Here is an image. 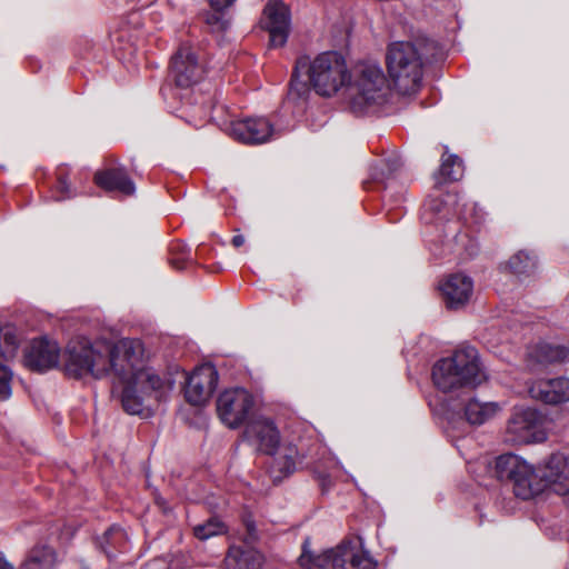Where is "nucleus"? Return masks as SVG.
Here are the masks:
<instances>
[{
	"label": "nucleus",
	"mask_w": 569,
	"mask_h": 569,
	"mask_svg": "<svg viewBox=\"0 0 569 569\" xmlns=\"http://www.w3.org/2000/svg\"><path fill=\"white\" fill-rule=\"evenodd\" d=\"M244 437L258 451L266 455H273L280 445V432L274 421L267 417H257L249 421Z\"/></svg>",
	"instance_id": "nucleus-13"
},
{
	"label": "nucleus",
	"mask_w": 569,
	"mask_h": 569,
	"mask_svg": "<svg viewBox=\"0 0 569 569\" xmlns=\"http://www.w3.org/2000/svg\"><path fill=\"white\" fill-rule=\"evenodd\" d=\"M281 463V470H283L286 473H291L296 468V460L291 453L286 455L283 457V461Z\"/></svg>",
	"instance_id": "nucleus-33"
},
{
	"label": "nucleus",
	"mask_w": 569,
	"mask_h": 569,
	"mask_svg": "<svg viewBox=\"0 0 569 569\" xmlns=\"http://www.w3.org/2000/svg\"><path fill=\"white\" fill-rule=\"evenodd\" d=\"M228 131L243 143L260 144L269 141L274 130L267 118L253 117L232 121Z\"/></svg>",
	"instance_id": "nucleus-15"
},
{
	"label": "nucleus",
	"mask_w": 569,
	"mask_h": 569,
	"mask_svg": "<svg viewBox=\"0 0 569 569\" xmlns=\"http://www.w3.org/2000/svg\"><path fill=\"white\" fill-rule=\"evenodd\" d=\"M332 569H375L377 561L363 547L360 538L345 539L330 548Z\"/></svg>",
	"instance_id": "nucleus-10"
},
{
	"label": "nucleus",
	"mask_w": 569,
	"mask_h": 569,
	"mask_svg": "<svg viewBox=\"0 0 569 569\" xmlns=\"http://www.w3.org/2000/svg\"><path fill=\"white\" fill-rule=\"evenodd\" d=\"M463 283H465V302H466L467 299L469 298V293L471 292V289H472V281L468 277L465 276Z\"/></svg>",
	"instance_id": "nucleus-36"
},
{
	"label": "nucleus",
	"mask_w": 569,
	"mask_h": 569,
	"mask_svg": "<svg viewBox=\"0 0 569 569\" xmlns=\"http://www.w3.org/2000/svg\"><path fill=\"white\" fill-rule=\"evenodd\" d=\"M460 168V159L458 156L443 154L439 170L440 182L457 181L459 178L453 172V167Z\"/></svg>",
	"instance_id": "nucleus-30"
},
{
	"label": "nucleus",
	"mask_w": 569,
	"mask_h": 569,
	"mask_svg": "<svg viewBox=\"0 0 569 569\" xmlns=\"http://www.w3.org/2000/svg\"><path fill=\"white\" fill-rule=\"evenodd\" d=\"M204 74V63L198 48L181 44L171 58L170 76L177 87L190 88Z\"/></svg>",
	"instance_id": "nucleus-9"
},
{
	"label": "nucleus",
	"mask_w": 569,
	"mask_h": 569,
	"mask_svg": "<svg viewBox=\"0 0 569 569\" xmlns=\"http://www.w3.org/2000/svg\"><path fill=\"white\" fill-rule=\"evenodd\" d=\"M262 27L269 32L270 46L282 47L290 31V12L280 1H270L263 10Z\"/></svg>",
	"instance_id": "nucleus-14"
},
{
	"label": "nucleus",
	"mask_w": 569,
	"mask_h": 569,
	"mask_svg": "<svg viewBox=\"0 0 569 569\" xmlns=\"http://www.w3.org/2000/svg\"><path fill=\"white\" fill-rule=\"evenodd\" d=\"M508 268L518 277H529L537 269V257L526 250H520L509 259Z\"/></svg>",
	"instance_id": "nucleus-27"
},
{
	"label": "nucleus",
	"mask_w": 569,
	"mask_h": 569,
	"mask_svg": "<svg viewBox=\"0 0 569 569\" xmlns=\"http://www.w3.org/2000/svg\"><path fill=\"white\" fill-rule=\"evenodd\" d=\"M531 398L547 405H558L569 401V379H540L529 387Z\"/></svg>",
	"instance_id": "nucleus-17"
},
{
	"label": "nucleus",
	"mask_w": 569,
	"mask_h": 569,
	"mask_svg": "<svg viewBox=\"0 0 569 569\" xmlns=\"http://www.w3.org/2000/svg\"><path fill=\"white\" fill-rule=\"evenodd\" d=\"M301 73L308 74L309 84L323 97L336 94L349 79L346 60L336 51L320 53L312 61H309L307 57L297 60L289 93L298 98L305 96L309 90L308 82L300 80Z\"/></svg>",
	"instance_id": "nucleus-3"
},
{
	"label": "nucleus",
	"mask_w": 569,
	"mask_h": 569,
	"mask_svg": "<svg viewBox=\"0 0 569 569\" xmlns=\"http://www.w3.org/2000/svg\"><path fill=\"white\" fill-rule=\"evenodd\" d=\"M188 258V254H186L184 252H182V256L181 258H172L171 259V264L177 268V269H182L183 268V261Z\"/></svg>",
	"instance_id": "nucleus-34"
},
{
	"label": "nucleus",
	"mask_w": 569,
	"mask_h": 569,
	"mask_svg": "<svg viewBox=\"0 0 569 569\" xmlns=\"http://www.w3.org/2000/svg\"><path fill=\"white\" fill-rule=\"evenodd\" d=\"M19 343L20 337L13 325L0 326V356L2 358L6 360L13 359L17 356Z\"/></svg>",
	"instance_id": "nucleus-25"
},
{
	"label": "nucleus",
	"mask_w": 569,
	"mask_h": 569,
	"mask_svg": "<svg viewBox=\"0 0 569 569\" xmlns=\"http://www.w3.org/2000/svg\"><path fill=\"white\" fill-rule=\"evenodd\" d=\"M206 23L213 33L226 32L231 26V17L227 10L211 9L206 16Z\"/></svg>",
	"instance_id": "nucleus-28"
},
{
	"label": "nucleus",
	"mask_w": 569,
	"mask_h": 569,
	"mask_svg": "<svg viewBox=\"0 0 569 569\" xmlns=\"http://www.w3.org/2000/svg\"><path fill=\"white\" fill-rule=\"evenodd\" d=\"M495 471L500 480L512 483L515 495L529 500L550 489L557 495L569 493V455L552 453L545 465L535 468L515 453L496 458Z\"/></svg>",
	"instance_id": "nucleus-2"
},
{
	"label": "nucleus",
	"mask_w": 569,
	"mask_h": 569,
	"mask_svg": "<svg viewBox=\"0 0 569 569\" xmlns=\"http://www.w3.org/2000/svg\"><path fill=\"white\" fill-rule=\"evenodd\" d=\"M477 251H478V247H477V244H472V246H471V250H470V252H469V256H470V257L475 256V254L477 253Z\"/></svg>",
	"instance_id": "nucleus-39"
},
{
	"label": "nucleus",
	"mask_w": 569,
	"mask_h": 569,
	"mask_svg": "<svg viewBox=\"0 0 569 569\" xmlns=\"http://www.w3.org/2000/svg\"><path fill=\"white\" fill-rule=\"evenodd\" d=\"M94 182L106 191H116L127 197L136 192L134 182L130 179L126 170L121 168L98 171L94 174Z\"/></svg>",
	"instance_id": "nucleus-18"
},
{
	"label": "nucleus",
	"mask_w": 569,
	"mask_h": 569,
	"mask_svg": "<svg viewBox=\"0 0 569 569\" xmlns=\"http://www.w3.org/2000/svg\"><path fill=\"white\" fill-rule=\"evenodd\" d=\"M127 545L128 541L126 531L117 526H113L109 530H107L100 542L101 549L109 558L116 555V550H119L121 552L126 551Z\"/></svg>",
	"instance_id": "nucleus-26"
},
{
	"label": "nucleus",
	"mask_w": 569,
	"mask_h": 569,
	"mask_svg": "<svg viewBox=\"0 0 569 569\" xmlns=\"http://www.w3.org/2000/svg\"><path fill=\"white\" fill-rule=\"evenodd\" d=\"M254 406L253 396L244 388L224 390L217 399L218 417L230 429L242 426Z\"/></svg>",
	"instance_id": "nucleus-8"
},
{
	"label": "nucleus",
	"mask_w": 569,
	"mask_h": 569,
	"mask_svg": "<svg viewBox=\"0 0 569 569\" xmlns=\"http://www.w3.org/2000/svg\"><path fill=\"white\" fill-rule=\"evenodd\" d=\"M211 9L228 10L237 0H207Z\"/></svg>",
	"instance_id": "nucleus-32"
},
{
	"label": "nucleus",
	"mask_w": 569,
	"mask_h": 569,
	"mask_svg": "<svg viewBox=\"0 0 569 569\" xmlns=\"http://www.w3.org/2000/svg\"><path fill=\"white\" fill-rule=\"evenodd\" d=\"M12 371L0 362V399L11 396Z\"/></svg>",
	"instance_id": "nucleus-31"
},
{
	"label": "nucleus",
	"mask_w": 569,
	"mask_h": 569,
	"mask_svg": "<svg viewBox=\"0 0 569 569\" xmlns=\"http://www.w3.org/2000/svg\"><path fill=\"white\" fill-rule=\"evenodd\" d=\"M388 92L386 74L376 62L358 63L349 74L346 94L349 107L355 113H362L369 107L383 103Z\"/></svg>",
	"instance_id": "nucleus-6"
},
{
	"label": "nucleus",
	"mask_w": 569,
	"mask_h": 569,
	"mask_svg": "<svg viewBox=\"0 0 569 569\" xmlns=\"http://www.w3.org/2000/svg\"><path fill=\"white\" fill-rule=\"evenodd\" d=\"M330 548L321 551H316L311 549L310 538H306L302 543V551L298 558V563L303 569H326L331 568L332 558H331Z\"/></svg>",
	"instance_id": "nucleus-21"
},
{
	"label": "nucleus",
	"mask_w": 569,
	"mask_h": 569,
	"mask_svg": "<svg viewBox=\"0 0 569 569\" xmlns=\"http://www.w3.org/2000/svg\"><path fill=\"white\" fill-rule=\"evenodd\" d=\"M436 50V42L428 39L398 41L389 46L387 68L401 94H411L419 89L425 60L435 57Z\"/></svg>",
	"instance_id": "nucleus-4"
},
{
	"label": "nucleus",
	"mask_w": 569,
	"mask_h": 569,
	"mask_svg": "<svg viewBox=\"0 0 569 569\" xmlns=\"http://www.w3.org/2000/svg\"><path fill=\"white\" fill-rule=\"evenodd\" d=\"M64 371L73 378L91 376L101 379L112 375L123 386L121 403L130 415L142 413L146 398L164 386L153 369L146 366L142 343L132 339L112 345L74 338L66 348Z\"/></svg>",
	"instance_id": "nucleus-1"
},
{
	"label": "nucleus",
	"mask_w": 569,
	"mask_h": 569,
	"mask_svg": "<svg viewBox=\"0 0 569 569\" xmlns=\"http://www.w3.org/2000/svg\"><path fill=\"white\" fill-rule=\"evenodd\" d=\"M0 569H16L14 565L3 553H0Z\"/></svg>",
	"instance_id": "nucleus-35"
},
{
	"label": "nucleus",
	"mask_w": 569,
	"mask_h": 569,
	"mask_svg": "<svg viewBox=\"0 0 569 569\" xmlns=\"http://www.w3.org/2000/svg\"><path fill=\"white\" fill-rule=\"evenodd\" d=\"M498 406L493 402H480L469 399L465 405V420L470 425H482L490 420L497 412Z\"/></svg>",
	"instance_id": "nucleus-23"
},
{
	"label": "nucleus",
	"mask_w": 569,
	"mask_h": 569,
	"mask_svg": "<svg viewBox=\"0 0 569 569\" xmlns=\"http://www.w3.org/2000/svg\"><path fill=\"white\" fill-rule=\"evenodd\" d=\"M218 383L214 366L204 363L197 367L188 377L184 386L186 400L192 406L204 405L212 396Z\"/></svg>",
	"instance_id": "nucleus-12"
},
{
	"label": "nucleus",
	"mask_w": 569,
	"mask_h": 569,
	"mask_svg": "<svg viewBox=\"0 0 569 569\" xmlns=\"http://www.w3.org/2000/svg\"><path fill=\"white\" fill-rule=\"evenodd\" d=\"M505 442L512 446L542 442L547 439L540 413L532 408H515L507 420Z\"/></svg>",
	"instance_id": "nucleus-7"
},
{
	"label": "nucleus",
	"mask_w": 569,
	"mask_h": 569,
	"mask_svg": "<svg viewBox=\"0 0 569 569\" xmlns=\"http://www.w3.org/2000/svg\"><path fill=\"white\" fill-rule=\"evenodd\" d=\"M231 242L236 248H239L244 243V237L242 234H236L232 237Z\"/></svg>",
	"instance_id": "nucleus-37"
},
{
	"label": "nucleus",
	"mask_w": 569,
	"mask_h": 569,
	"mask_svg": "<svg viewBox=\"0 0 569 569\" xmlns=\"http://www.w3.org/2000/svg\"><path fill=\"white\" fill-rule=\"evenodd\" d=\"M529 361L538 365H549L569 360V349L549 342H539L528 350Z\"/></svg>",
	"instance_id": "nucleus-19"
},
{
	"label": "nucleus",
	"mask_w": 569,
	"mask_h": 569,
	"mask_svg": "<svg viewBox=\"0 0 569 569\" xmlns=\"http://www.w3.org/2000/svg\"><path fill=\"white\" fill-rule=\"evenodd\" d=\"M178 248L180 249V246H179V244H177V246H172V247H171V251H174V250H177Z\"/></svg>",
	"instance_id": "nucleus-40"
},
{
	"label": "nucleus",
	"mask_w": 569,
	"mask_h": 569,
	"mask_svg": "<svg viewBox=\"0 0 569 569\" xmlns=\"http://www.w3.org/2000/svg\"><path fill=\"white\" fill-rule=\"evenodd\" d=\"M462 274L455 272L447 276L439 284L445 305L450 310H459L462 306Z\"/></svg>",
	"instance_id": "nucleus-22"
},
{
	"label": "nucleus",
	"mask_w": 569,
	"mask_h": 569,
	"mask_svg": "<svg viewBox=\"0 0 569 569\" xmlns=\"http://www.w3.org/2000/svg\"><path fill=\"white\" fill-rule=\"evenodd\" d=\"M56 560L54 551L46 545L34 546L28 553L23 569H49Z\"/></svg>",
	"instance_id": "nucleus-24"
},
{
	"label": "nucleus",
	"mask_w": 569,
	"mask_h": 569,
	"mask_svg": "<svg viewBox=\"0 0 569 569\" xmlns=\"http://www.w3.org/2000/svg\"><path fill=\"white\" fill-rule=\"evenodd\" d=\"M432 381L435 386L443 393L457 392L459 395L462 388V367L459 360V353L438 360L432 368ZM441 416L443 428L447 436L451 439L453 446L458 447L462 421V400L458 397L445 399L441 403Z\"/></svg>",
	"instance_id": "nucleus-5"
},
{
	"label": "nucleus",
	"mask_w": 569,
	"mask_h": 569,
	"mask_svg": "<svg viewBox=\"0 0 569 569\" xmlns=\"http://www.w3.org/2000/svg\"><path fill=\"white\" fill-rule=\"evenodd\" d=\"M244 546H231L226 557V565L230 569H258L263 563V556L252 547V545L258 540V532L254 522L248 518L244 520Z\"/></svg>",
	"instance_id": "nucleus-11"
},
{
	"label": "nucleus",
	"mask_w": 569,
	"mask_h": 569,
	"mask_svg": "<svg viewBox=\"0 0 569 569\" xmlns=\"http://www.w3.org/2000/svg\"><path fill=\"white\" fill-rule=\"evenodd\" d=\"M59 187L61 189L62 192H68L69 191V186L67 183V181L64 179H60L59 180Z\"/></svg>",
	"instance_id": "nucleus-38"
},
{
	"label": "nucleus",
	"mask_w": 569,
	"mask_h": 569,
	"mask_svg": "<svg viewBox=\"0 0 569 569\" xmlns=\"http://www.w3.org/2000/svg\"><path fill=\"white\" fill-rule=\"evenodd\" d=\"M487 371L477 349L465 345V388L477 387L487 380Z\"/></svg>",
	"instance_id": "nucleus-20"
},
{
	"label": "nucleus",
	"mask_w": 569,
	"mask_h": 569,
	"mask_svg": "<svg viewBox=\"0 0 569 569\" xmlns=\"http://www.w3.org/2000/svg\"><path fill=\"white\" fill-rule=\"evenodd\" d=\"M60 348L56 341L47 338L34 339L26 349L23 363L33 371L43 372L59 363Z\"/></svg>",
	"instance_id": "nucleus-16"
},
{
	"label": "nucleus",
	"mask_w": 569,
	"mask_h": 569,
	"mask_svg": "<svg viewBox=\"0 0 569 569\" xmlns=\"http://www.w3.org/2000/svg\"><path fill=\"white\" fill-rule=\"evenodd\" d=\"M222 532H224V525L217 519H209L193 528L194 536L200 540L209 539Z\"/></svg>",
	"instance_id": "nucleus-29"
}]
</instances>
